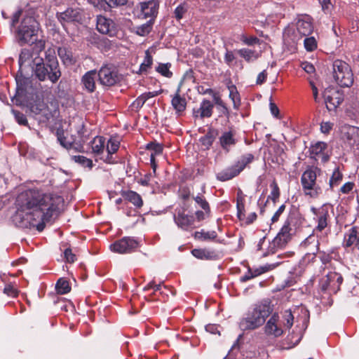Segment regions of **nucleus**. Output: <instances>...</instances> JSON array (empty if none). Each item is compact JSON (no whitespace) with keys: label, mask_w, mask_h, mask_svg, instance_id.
Listing matches in <instances>:
<instances>
[{"label":"nucleus","mask_w":359,"mask_h":359,"mask_svg":"<svg viewBox=\"0 0 359 359\" xmlns=\"http://www.w3.org/2000/svg\"><path fill=\"white\" fill-rule=\"evenodd\" d=\"M285 205L283 204L278 208L271 219V224H274L280 219V216L283 215L285 210Z\"/></svg>","instance_id":"56"},{"label":"nucleus","mask_w":359,"mask_h":359,"mask_svg":"<svg viewBox=\"0 0 359 359\" xmlns=\"http://www.w3.org/2000/svg\"><path fill=\"white\" fill-rule=\"evenodd\" d=\"M213 108L214 105L212 102L205 99L201 102L198 109H194L193 116L196 119L209 118L212 114Z\"/></svg>","instance_id":"18"},{"label":"nucleus","mask_w":359,"mask_h":359,"mask_svg":"<svg viewBox=\"0 0 359 359\" xmlns=\"http://www.w3.org/2000/svg\"><path fill=\"white\" fill-rule=\"evenodd\" d=\"M123 197L134 205L136 208H140L143 205V201L141 196L134 191H126L122 193Z\"/></svg>","instance_id":"30"},{"label":"nucleus","mask_w":359,"mask_h":359,"mask_svg":"<svg viewBox=\"0 0 359 359\" xmlns=\"http://www.w3.org/2000/svg\"><path fill=\"white\" fill-rule=\"evenodd\" d=\"M16 95L20 97L26 98L27 94L29 93V88H31V86H29V81L28 79H16Z\"/></svg>","instance_id":"31"},{"label":"nucleus","mask_w":359,"mask_h":359,"mask_svg":"<svg viewBox=\"0 0 359 359\" xmlns=\"http://www.w3.org/2000/svg\"><path fill=\"white\" fill-rule=\"evenodd\" d=\"M57 18L61 23L79 22L81 20V14L79 9L69 8L65 11L57 13Z\"/></svg>","instance_id":"24"},{"label":"nucleus","mask_w":359,"mask_h":359,"mask_svg":"<svg viewBox=\"0 0 359 359\" xmlns=\"http://www.w3.org/2000/svg\"><path fill=\"white\" fill-rule=\"evenodd\" d=\"M97 74L96 70H90L87 72L81 79V83L85 90L88 93H93L95 90V79Z\"/></svg>","instance_id":"25"},{"label":"nucleus","mask_w":359,"mask_h":359,"mask_svg":"<svg viewBox=\"0 0 359 359\" xmlns=\"http://www.w3.org/2000/svg\"><path fill=\"white\" fill-rule=\"evenodd\" d=\"M180 88L179 87L177 92L172 96L171 105L175 110L177 116L183 115L187 108L186 98L180 94Z\"/></svg>","instance_id":"20"},{"label":"nucleus","mask_w":359,"mask_h":359,"mask_svg":"<svg viewBox=\"0 0 359 359\" xmlns=\"http://www.w3.org/2000/svg\"><path fill=\"white\" fill-rule=\"evenodd\" d=\"M161 91H152L142 93L135 100V104L137 107H142L144 103L149 99L158 95Z\"/></svg>","instance_id":"40"},{"label":"nucleus","mask_w":359,"mask_h":359,"mask_svg":"<svg viewBox=\"0 0 359 359\" xmlns=\"http://www.w3.org/2000/svg\"><path fill=\"white\" fill-rule=\"evenodd\" d=\"M170 67L171 64L169 62L159 63L156 67V71L165 77L170 78L172 76V72L170 70Z\"/></svg>","instance_id":"42"},{"label":"nucleus","mask_w":359,"mask_h":359,"mask_svg":"<svg viewBox=\"0 0 359 359\" xmlns=\"http://www.w3.org/2000/svg\"><path fill=\"white\" fill-rule=\"evenodd\" d=\"M254 155L245 154L242 155L232 165L219 172L216 177L221 182H225L238 176L250 163L254 161Z\"/></svg>","instance_id":"8"},{"label":"nucleus","mask_w":359,"mask_h":359,"mask_svg":"<svg viewBox=\"0 0 359 359\" xmlns=\"http://www.w3.org/2000/svg\"><path fill=\"white\" fill-rule=\"evenodd\" d=\"M154 23V21H151V20H149L147 22L138 26L136 27V34L137 35L144 36L147 35L152 29V25Z\"/></svg>","instance_id":"45"},{"label":"nucleus","mask_w":359,"mask_h":359,"mask_svg":"<svg viewBox=\"0 0 359 359\" xmlns=\"http://www.w3.org/2000/svg\"><path fill=\"white\" fill-rule=\"evenodd\" d=\"M63 199L61 196L43 194L36 189H28L16 198L17 214L22 217L30 227L42 231L45 223L57 215Z\"/></svg>","instance_id":"1"},{"label":"nucleus","mask_w":359,"mask_h":359,"mask_svg":"<svg viewBox=\"0 0 359 359\" xmlns=\"http://www.w3.org/2000/svg\"><path fill=\"white\" fill-rule=\"evenodd\" d=\"M139 246L138 241L133 237L126 236L110 245V250L120 254L130 253Z\"/></svg>","instance_id":"13"},{"label":"nucleus","mask_w":359,"mask_h":359,"mask_svg":"<svg viewBox=\"0 0 359 359\" xmlns=\"http://www.w3.org/2000/svg\"><path fill=\"white\" fill-rule=\"evenodd\" d=\"M304 220L303 216L302 217L296 209L292 210L279 232L269 243L268 253L273 254L278 249L284 248L295 234L297 226Z\"/></svg>","instance_id":"3"},{"label":"nucleus","mask_w":359,"mask_h":359,"mask_svg":"<svg viewBox=\"0 0 359 359\" xmlns=\"http://www.w3.org/2000/svg\"><path fill=\"white\" fill-rule=\"evenodd\" d=\"M296 28L301 36L310 35L313 30L311 18L309 15L299 18L296 22Z\"/></svg>","instance_id":"19"},{"label":"nucleus","mask_w":359,"mask_h":359,"mask_svg":"<svg viewBox=\"0 0 359 359\" xmlns=\"http://www.w3.org/2000/svg\"><path fill=\"white\" fill-rule=\"evenodd\" d=\"M344 245L346 248L354 246L359 250V226H352L344 235Z\"/></svg>","instance_id":"23"},{"label":"nucleus","mask_w":359,"mask_h":359,"mask_svg":"<svg viewBox=\"0 0 359 359\" xmlns=\"http://www.w3.org/2000/svg\"><path fill=\"white\" fill-rule=\"evenodd\" d=\"M57 134V140L60 142V144L66 149H68L71 147V143L67 141L66 137L63 135V133H60L59 132Z\"/></svg>","instance_id":"60"},{"label":"nucleus","mask_w":359,"mask_h":359,"mask_svg":"<svg viewBox=\"0 0 359 359\" xmlns=\"http://www.w3.org/2000/svg\"><path fill=\"white\" fill-rule=\"evenodd\" d=\"M270 187L271 188V191L270 194L268 196V200H271L273 203H276L280 197V189L276 181H273L271 183Z\"/></svg>","instance_id":"43"},{"label":"nucleus","mask_w":359,"mask_h":359,"mask_svg":"<svg viewBox=\"0 0 359 359\" xmlns=\"http://www.w3.org/2000/svg\"><path fill=\"white\" fill-rule=\"evenodd\" d=\"M304 44L307 51H313L317 48V41L313 36L306 37L304 41Z\"/></svg>","instance_id":"50"},{"label":"nucleus","mask_w":359,"mask_h":359,"mask_svg":"<svg viewBox=\"0 0 359 359\" xmlns=\"http://www.w3.org/2000/svg\"><path fill=\"white\" fill-rule=\"evenodd\" d=\"M333 123L330 122H323L320 124V130L323 133H329L332 129Z\"/></svg>","instance_id":"64"},{"label":"nucleus","mask_w":359,"mask_h":359,"mask_svg":"<svg viewBox=\"0 0 359 359\" xmlns=\"http://www.w3.org/2000/svg\"><path fill=\"white\" fill-rule=\"evenodd\" d=\"M333 77L341 87H350L353 83L352 70L346 62L337 60L333 62Z\"/></svg>","instance_id":"9"},{"label":"nucleus","mask_w":359,"mask_h":359,"mask_svg":"<svg viewBox=\"0 0 359 359\" xmlns=\"http://www.w3.org/2000/svg\"><path fill=\"white\" fill-rule=\"evenodd\" d=\"M90 147L92 153L95 156H100L102 154L105 147V138L102 136H96L90 142Z\"/></svg>","instance_id":"29"},{"label":"nucleus","mask_w":359,"mask_h":359,"mask_svg":"<svg viewBox=\"0 0 359 359\" xmlns=\"http://www.w3.org/2000/svg\"><path fill=\"white\" fill-rule=\"evenodd\" d=\"M264 273V271L261 267H258L256 269H252L250 267L248 268V271L245 275L242 276L240 278V281L241 283H245L249 280H251L255 277H257Z\"/></svg>","instance_id":"36"},{"label":"nucleus","mask_w":359,"mask_h":359,"mask_svg":"<svg viewBox=\"0 0 359 359\" xmlns=\"http://www.w3.org/2000/svg\"><path fill=\"white\" fill-rule=\"evenodd\" d=\"M158 3L154 0H151L140 3V11L142 18H150L151 21H154L158 10Z\"/></svg>","instance_id":"17"},{"label":"nucleus","mask_w":359,"mask_h":359,"mask_svg":"<svg viewBox=\"0 0 359 359\" xmlns=\"http://www.w3.org/2000/svg\"><path fill=\"white\" fill-rule=\"evenodd\" d=\"M241 40L248 46H252L259 41V39L256 36H247L245 35H242Z\"/></svg>","instance_id":"57"},{"label":"nucleus","mask_w":359,"mask_h":359,"mask_svg":"<svg viewBox=\"0 0 359 359\" xmlns=\"http://www.w3.org/2000/svg\"><path fill=\"white\" fill-rule=\"evenodd\" d=\"M12 113L15 116V121L22 126H27L28 122L26 116L17 110H12Z\"/></svg>","instance_id":"51"},{"label":"nucleus","mask_w":359,"mask_h":359,"mask_svg":"<svg viewBox=\"0 0 359 359\" xmlns=\"http://www.w3.org/2000/svg\"><path fill=\"white\" fill-rule=\"evenodd\" d=\"M65 260L69 263H73L76 260V255L72 253L71 248H67L64 252Z\"/></svg>","instance_id":"59"},{"label":"nucleus","mask_w":359,"mask_h":359,"mask_svg":"<svg viewBox=\"0 0 359 359\" xmlns=\"http://www.w3.org/2000/svg\"><path fill=\"white\" fill-rule=\"evenodd\" d=\"M119 145L120 143L118 141L110 138L107 145V156L105 158L100 157V158L103 159L105 162L108 163H114V161L112 159V154H115L118 151Z\"/></svg>","instance_id":"28"},{"label":"nucleus","mask_w":359,"mask_h":359,"mask_svg":"<svg viewBox=\"0 0 359 359\" xmlns=\"http://www.w3.org/2000/svg\"><path fill=\"white\" fill-rule=\"evenodd\" d=\"M271 313L267 304H257L252 311L243 317L239 322V327L243 331L255 330L264 324L266 318Z\"/></svg>","instance_id":"4"},{"label":"nucleus","mask_w":359,"mask_h":359,"mask_svg":"<svg viewBox=\"0 0 359 359\" xmlns=\"http://www.w3.org/2000/svg\"><path fill=\"white\" fill-rule=\"evenodd\" d=\"M194 237L201 241H212L217 237V233L215 231H204L201 230V231H196L194 233Z\"/></svg>","instance_id":"37"},{"label":"nucleus","mask_w":359,"mask_h":359,"mask_svg":"<svg viewBox=\"0 0 359 359\" xmlns=\"http://www.w3.org/2000/svg\"><path fill=\"white\" fill-rule=\"evenodd\" d=\"M219 142L222 149L228 153L237 143L235 134L232 130L224 132L219 138Z\"/></svg>","instance_id":"22"},{"label":"nucleus","mask_w":359,"mask_h":359,"mask_svg":"<svg viewBox=\"0 0 359 359\" xmlns=\"http://www.w3.org/2000/svg\"><path fill=\"white\" fill-rule=\"evenodd\" d=\"M236 51L248 62H253L259 57V54L257 51L248 48H241Z\"/></svg>","instance_id":"34"},{"label":"nucleus","mask_w":359,"mask_h":359,"mask_svg":"<svg viewBox=\"0 0 359 359\" xmlns=\"http://www.w3.org/2000/svg\"><path fill=\"white\" fill-rule=\"evenodd\" d=\"M224 62L229 67H233L237 64V57L234 51L226 50L224 56Z\"/></svg>","instance_id":"46"},{"label":"nucleus","mask_w":359,"mask_h":359,"mask_svg":"<svg viewBox=\"0 0 359 359\" xmlns=\"http://www.w3.org/2000/svg\"><path fill=\"white\" fill-rule=\"evenodd\" d=\"M196 203L206 212H210L209 203L203 196H197L194 198Z\"/></svg>","instance_id":"49"},{"label":"nucleus","mask_w":359,"mask_h":359,"mask_svg":"<svg viewBox=\"0 0 359 359\" xmlns=\"http://www.w3.org/2000/svg\"><path fill=\"white\" fill-rule=\"evenodd\" d=\"M200 141L203 146L206 149H209L214 142V137L212 134L208 133L205 136L202 137L200 139Z\"/></svg>","instance_id":"54"},{"label":"nucleus","mask_w":359,"mask_h":359,"mask_svg":"<svg viewBox=\"0 0 359 359\" xmlns=\"http://www.w3.org/2000/svg\"><path fill=\"white\" fill-rule=\"evenodd\" d=\"M311 211L314 215L313 219L317 223L313 232L323 231L328 226L330 220L329 206L325 204L318 208L311 207Z\"/></svg>","instance_id":"12"},{"label":"nucleus","mask_w":359,"mask_h":359,"mask_svg":"<svg viewBox=\"0 0 359 359\" xmlns=\"http://www.w3.org/2000/svg\"><path fill=\"white\" fill-rule=\"evenodd\" d=\"M36 55H38V53L35 54L33 51L28 48H23L19 55L20 67H22L23 66H30L32 68Z\"/></svg>","instance_id":"27"},{"label":"nucleus","mask_w":359,"mask_h":359,"mask_svg":"<svg viewBox=\"0 0 359 359\" xmlns=\"http://www.w3.org/2000/svg\"><path fill=\"white\" fill-rule=\"evenodd\" d=\"M57 54L65 65H71L74 62L72 51L65 47L58 48Z\"/></svg>","instance_id":"32"},{"label":"nucleus","mask_w":359,"mask_h":359,"mask_svg":"<svg viewBox=\"0 0 359 359\" xmlns=\"http://www.w3.org/2000/svg\"><path fill=\"white\" fill-rule=\"evenodd\" d=\"M39 31V22L32 16L22 19L16 31V40L20 46L33 44Z\"/></svg>","instance_id":"5"},{"label":"nucleus","mask_w":359,"mask_h":359,"mask_svg":"<svg viewBox=\"0 0 359 359\" xmlns=\"http://www.w3.org/2000/svg\"><path fill=\"white\" fill-rule=\"evenodd\" d=\"M152 177L153 175L151 173L146 174L141 179H140L138 183L142 186L147 187L149 185Z\"/></svg>","instance_id":"62"},{"label":"nucleus","mask_w":359,"mask_h":359,"mask_svg":"<svg viewBox=\"0 0 359 359\" xmlns=\"http://www.w3.org/2000/svg\"><path fill=\"white\" fill-rule=\"evenodd\" d=\"M72 158L76 163H78L79 164L81 165L85 168H88L91 169L93 166L92 160L83 156H73Z\"/></svg>","instance_id":"47"},{"label":"nucleus","mask_w":359,"mask_h":359,"mask_svg":"<svg viewBox=\"0 0 359 359\" xmlns=\"http://www.w3.org/2000/svg\"><path fill=\"white\" fill-rule=\"evenodd\" d=\"M316 243V250H318L319 248V243L317 240L316 236L314 235V233H311L309 235L303 242H302V247H307L310 244Z\"/></svg>","instance_id":"53"},{"label":"nucleus","mask_w":359,"mask_h":359,"mask_svg":"<svg viewBox=\"0 0 359 359\" xmlns=\"http://www.w3.org/2000/svg\"><path fill=\"white\" fill-rule=\"evenodd\" d=\"M320 172L321 170L318 167L311 166L302 173L301 184L306 196L316 198L322 194V188L317 183V176H319Z\"/></svg>","instance_id":"6"},{"label":"nucleus","mask_w":359,"mask_h":359,"mask_svg":"<svg viewBox=\"0 0 359 359\" xmlns=\"http://www.w3.org/2000/svg\"><path fill=\"white\" fill-rule=\"evenodd\" d=\"M99 83L106 87H111L121 81V75L113 66L105 65L97 72Z\"/></svg>","instance_id":"10"},{"label":"nucleus","mask_w":359,"mask_h":359,"mask_svg":"<svg viewBox=\"0 0 359 359\" xmlns=\"http://www.w3.org/2000/svg\"><path fill=\"white\" fill-rule=\"evenodd\" d=\"M341 139L351 148H359V128L348 124L340 127Z\"/></svg>","instance_id":"11"},{"label":"nucleus","mask_w":359,"mask_h":359,"mask_svg":"<svg viewBox=\"0 0 359 359\" xmlns=\"http://www.w3.org/2000/svg\"><path fill=\"white\" fill-rule=\"evenodd\" d=\"M228 89L229 90V98L233 102V109L238 110L241 104L240 94L234 85L229 86Z\"/></svg>","instance_id":"35"},{"label":"nucleus","mask_w":359,"mask_h":359,"mask_svg":"<svg viewBox=\"0 0 359 359\" xmlns=\"http://www.w3.org/2000/svg\"><path fill=\"white\" fill-rule=\"evenodd\" d=\"M55 288L57 293L61 294H67L71 290L69 282L63 278H60L57 280Z\"/></svg>","instance_id":"44"},{"label":"nucleus","mask_w":359,"mask_h":359,"mask_svg":"<svg viewBox=\"0 0 359 359\" xmlns=\"http://www.w3.org/2000/svg\"><path fill=\"white\" fill-rule=\"evenodd\" d=\"M191 254L197 259L205 260H216L219 257L215 250L208 248L194 249Z\"/></svg>","instance_id":"26"},{"label":"nucleus","mask_w":359,"mask_h":359,"mask_svg":"<svg viewBox=\"0 0 359 359\" xmlns=\"http://www.w3.org/2000/svg\"><path fill=\"white\" fill-rule=\"evenodd\" d=\"M32 72L35 77L39 81L48 80L52 83H55L61 76V72L55 50L48 48L45 52V60L39 55H36L34 66H32Z\"/></svg>","instance_id":"2"},{"label":"nucleus","mask_w":359,"mask_h":359,"mask_svg":"<svg viewBox=\"0 0 359 359\" xmlns=\"http://www.w3.org/2000/svg\"><path fill=\"white\" fill-rule=\"evenodd\" d=\"M293 323L294 316L290 310L284 311L281 320L277 314H273L265 325V332L267 335L278 337L283 334L284 330L291 328Z\"/></svg>","instance_id":"7"},{"label":"nucleus","mask_w":359,"mask_h":359,"mask_svg":"<svg viewBox=\"0 0 359 359\" xmlns=\"http://www.w3.org/2000/svg\"><path fill=\"white\" fill-rule=\"evenodd\" d=\"M146 149L151 152L150 158H151V157L156 158V156L162 154L163 147L161 144L152 142L147 144Z\"/></svg>","instance_id":"38"},{"label":"nucleus","mask_w":359,"mask_h":359,"mask_svg":"<svg viewBox=\"0 0 359 359\" xmlns=\"http://www.w3.org/2000/svg\"><path fill=\"white\" fill-rule=\"evenodd\" d=\"M324 99L327 109L329 111L335 109L343 100L339 93L336 90H326L324 94Z\"/></svg>","instance_id":"21"},{"label":"nucleus","mask_w":359,"mask_h":359,"mask_svg":"<svg viewBox=\"0 0 359 359\" xmlns=\"http://www.w3.org/2000/svg\"><path fill=\"white\" fill-rule=\"evenodd\" d=\"M317 252H318L319 258L320 261L323 262V264H326L331 261L332 257L330 253H327L324 251H320L319 249L318 250H317Z\"/></svg>","instance_id":"58"},{"label":"nucleus","mask_w":359,"mask_h":359,"mask_svg":"<svg viewBox=\"0 0 359 359\" xmlns=\"http://www.w3.org/2000/svg\"><path fill=\"white\" fill-rule=\"evenodd\" d=\"M343 180V174L339 171V168H336L329 181L330 188L333 189L335 187L339 185Z\"/></svg>","instance_id":"39"},{"label":"nucleus","mask_w":359,"mask_h":359,"mask_svg":"<svg viewBox=\"0 0 359 359\" xmlns=\"http://www.w3.org/2000/svg\"><path fill=\"white\" fill-rule=\"evenodd\" d=\"M152 65H153V57H152L151 55L150 54L149 50H147L145 51L144 59L143 62L141 63L137 73L140 74H147L149 69H150L151 68Z\"/></svg>","instance_id":"33"},{"label":"nucleus","mask_w":359,"mask_h":359,"mask_svg":"<svg viewBox=\"0 0 359 359\" xmlns=\"http://www.w3.org/2000/svg\"><path fill=\"white\" fill-rule=\"evenodd\" d=\"M188 11V6L185 3L178 5L174 11V17L176 20H181Z\"/></svg>","instance_id":"48"},{"label":"nucleus","mask_w":359,"mask_h":359,"mask_svg":"<svg viewBox=\"0 0 359 359\" xmlns=\"http://www.w3.org/2000/svg\"><path fill=\"white\" fill-rule=\"evenodd\" d=\"M210 212H206L205 211L197 210L195 213L196 218L198 222L204 220L205 218L209 217Z\"/></svg>","instance_id":"63"},{"label":"nucleus","mask_w":359,"mask_h":359,"mask_svg":"<svg viewBox=\"0 0 359 359\" xmlns=\"http://www.w3.org/2000/svg\"><path fill=\"white\" fill-rule=\"evenodd\" d=\"M96 27L99 32L109 36H115L117 32L116 23L111 19L102 15L97 16Z\"/></svg>","instance_id":"15"},{"label":"nucleus","mask_w":359,"mask_h":359,"mask_svg":"<svg viewBox=\"0 0 359 359\" xmlns=\"http://www.w3.org/2000/svg\"><path fill=\"white\" fill-rule=\"evenodd\" d=\"M174 222L180 229L184 231H190L196 228L194 216L186 213L184 210L177 212L174 215Z\"/></svg>","instance_id":"14"},{"label":"nucleus","mask_w":359,"mask_h":359,"mask_svg":"<svg viewBox=\"0 0 359 359\" xmlns=\"http://www.w3.org/2000/svg\"><path fill=\"white\" fill-rule=\"evenodd\" d=\"M4 292L11 297H16L18 295V290L11 285H8L4 287Z\"/></svg>","instance_id":"61"},{"label":"nucleus","mask_w":359,"mask_h":359,"mask_svg":"<svg viewBox=\"0 0 359 359\" xmlns=\"http://www.w3.org/2000/svg\"><path fill=\"white\" fill-rule=\"evenodd\" d=\"M128 1V0H102L103 4H101L97 8L106 10L107 6L108 8L122 6L126 5Z\"/></svg>","instance_id":"41"},{"label":"nucleus","mask_w":359,"mask_h":359,"mask_svg":"<svg viewBox=\"0 0 359 359\" xmlns=\"http://www.w3.org/2000/svg\"><path fill=\"white\" fill-rule=\"evenodd\" d=\"M150 289H153L154 292H159L161 294L165 293L166 295H168L167 293L162 291V285L161 283L156 284L154 281H151L147 284V286L144 287V290L145 291L149 290Z\"/></svg>","instance_id":"55"},{"label":"nucleus","mask_w":359,"mask_h":359,"mask_svg":"<svg viewBox=\"0 0 359 359\" xmlns=\"http://www.w3.org/2000/svg\"><path fill=\"white\" fill-rule=\"evenodd\" d=\"M34 53L35 54L38 53V55L39 56L40 52H41L44 48L46 46V41L43 39H38V35L36 36V40L34 42Z\"/></svg>","instance_id":"52"},{"label":"nucleus","mask_w":359,"mask_h":359,"mask_svg":"<svg viewBox=\"0 0 359 359\" xmlns=\"http://www.w3.org/2000/svg\"><path fill=\"white\" fill-rule=\"evenodd\" d=\"M327 148V145L325 142H316L309 149L311 157L316 161H320L322 163L327 162L329 160V156L325 153Z\"/></svg>","instance_id":"16"}]
</instances>
